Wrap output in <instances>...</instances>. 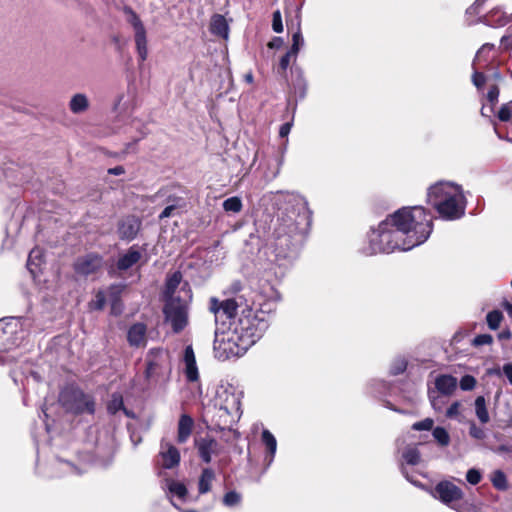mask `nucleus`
<instances>
[{"mask_svg": "<svg viewBox=\"0 0 512 512\" xmlns=\"http://www.w3.org/2000/svg\"><path fill=\"white\" fill-rule=\"evenodd\" d=\"M493 342V337L490 334H480L473 339L474 346L489 345Z\"/></svg>", "mask_w": 512, "mask_h": 512, "instance_id": "obj_54", "label": "nucleus"}, {"mask_svg": "<svg viewBox=\"0 0 512 512\" xmlns=\"http://www.w3.org/2000/svg\"><path fill=\"white\" fill-rule=\"evenodd\" d=\"M106 304V296L103 291H98L95 299L90 303L92 309L102 310Z\"/></svg>", "mask_w": 512, "mask_h": 512, "instance_id": "obj_46", "label": "nucleus"}, {"mask_svg": "<svg viewBox=\"0 0 512 512\" xmlns=\"http://www.w3.org/2000/svg\"><path fill=\"white\" fill-rule=\"evenodd\" d=\"M460 402H453L450 407L446 411V416L448 418H456L460 413Z\"/></svg>", "mask_w": 512, "mask_h": 512, "instance_id": "obj_57", "label": "nucleus"}, {"mask_svg": "<svg viewBox=\"0 0 512 512\" xmlns=\"http://www.w3.org/2000/svg\"><path fill=\"white\" fill-rule=\"evenodd\" d=\"M43 263V252L40 248H34L30 251L27 260V269L32 275L33 279H36L38 273L41 271V265Z\"/></svg>", "mask_w": 512, "mask_h": 512, "instance_id": "obj_25", "label": "nucleus"}, {"mask_svg": "<svg viewBox=\"0 0 512 512\" xmlns=\"http://www.w3.org/2000/svg\"><path fill=\"white\" fill-rule=\"evenodd\" d=\"M434 421L431 418H426L422 421L416 422L412 425V429L416 431H429L433 428Z\"/></svg>", "mask_w": 512, "mask_h": 512, "instance_id": "obj_49", "label": "nucleus"}, {"mask_svg": "<svg viewBox=\"0 0 512 512\" xmlns=\"http://www.w3.org/2000/svg\"><path fill=\"white\" fill-rule=\"evenodd\" d=\"M476 385V379L471 375H465L460 380V388L463 391H470L474 389Z\"/></svg>", "mask_w": 512, "mask_h": 512, "instance_id": "obj_48", "label": "nucleus"}, {"mask_svg": "<svg viewBox=\"0 0 512 512\" xmlns=\"http://www.w3.org/2000/svg\"><path fill=\"white\" fill-rule=\"evenodd\" d=\"M147 327L144 323L133 324L127 332V340L130 346L140 347L145 346Z\"/></svg>", "mask_w": 512, "mask_h": 512, "instance_id": "obj_19", "label": "nucleus"}, {"mask_svg": "<svg viewBox=\"0 0 512 512\" xmlns=\"http://www.w3.org/2000/svg\"><path fill=\"white\" fill-rule=\"evenodd\" d=\"M21 318L7 317L0 319V338H7L11 345L18 346L25 338V331L22 329Z\"/></svg>", "mask_w": 512, "mask_h": 512, "instance_id": "obj_11", "label": "nucleus"}, {"mask_svg": "<svg viewBox=\"0 0 512 512\" xmlns=\"http://www.w3.org/2000/svg\"><path fill=\"white\" fill-rule=\"evenodd\" d=\"M491 482L493 486L498 490L504 491L508 488L506 475L501 470H496L492 473Z\"/></svg>", "mask_w": 512, "mask_h": 512, "instance_id": "obj_36", "label": "nucleus"}, {"mask_svg": "<svg viewBox=\"0 0 512 512\" xmlns=\"http://www.w3.org/2000/svg\"><path fill=\"white\" fill-rule=\"evenodd\" d=\"M272 29L274 32L276 33H281L283 32V24H282V17H281V13L279 10H276L274 13H273V18H272Z\"/></svg>", "mask_w": 512, "mask_h": 512, "instance_id": "obj_51", "label": "nucleus"}, {"mask_svg": "<svg viewBox=\"0 0 512 512\" xmlns=\"http://www.w3.org/2000/svg\"><path fill=\"white\" fill-rule=\"evenodd\" d=\"M304 38L302 35V32L300 30V27H298L297 31L293 33L292 35V45L289 49L291 53H293L294 60L297 57V54L299 53L300 49L304 46Z\"/></svg>", "mask_w": 512, "mask_h": 512, "instance_id": "obj_37", "label": "nucleus"}, {"mask_svg": "<svg viewBox=\"0 0 512 512\" xmlns=\"http://www.w3.org/2000/svg\"><path fill=\"white\" fill-rule=\"evenodd\" d=\"M177 209L176 205H168L164 208V210L159 215L160 219L168 218L173 215L174 211Z\"/></svg>", "mask_w": 512, "mask_h": 512, "instance_id": "obj_58", "label": "nucleus"}, {"mask_svg": "<svg viewBox=\"0 0 512 512\" xmlns=\"http://www.w3.org/2000/svg\"><path fill=\"white\" fill-rule=\"evenodd\" d=\"M434 497L457 512H465L466 510L464 504L458 503L463 498V491L452 482H439L434 488Z\"/></svg>", "mask_w": 512, "mask_h": 512, "instance_id": "obj_10", "label": "nucleus"}, {"mask_svg": "<svg viewBox=\"0 0 512 512\" xmlns=\"http://www.w3.org/2000/svg\"><path fill=\"white\" fill-rule=\"evenodd\" d=\"M261 440L268 451L267 455L265 456V462L267 466H270L274 460L277 450L276 438L269 430L264 429L262 431Z\"/></svg>", "mask_w": 512, "mask_h": 512, "instance_id": "obj_24", "label": "nucleus"}, {"mask_svg": "<svg viewBox=\"0 0 512 512\" xmlns=\"http://www.w3.org/2000/svg\"><path fill=\"white\" fill-rule=\"evenodd\" d=\"M215 479V473L211 468H204L199 478L198 491L200 494H206L210 491L212 482Z\"/></svg>", "mask_w": 512, "mask_h": 512, "instance_id": "obj_31", "label": "nucleus"}, {"mask_svg": "<svg viewBox=\"0 0 512 512\" xmlns=\"http://www.w3.org/2000/svg\"><path fill=\"white\" fill-rule=\"evenodd\" d=\"M248 291L249 289H245L240 281H234L229 287V292L235 295L234 297L223 301L214 297L211 298L209 310L214 314L215 322H219L223 318H231L236 311L246 307V304H249L246 297Z\"/></svg>", "mask_w": 512, "mask_h": 512, "instance_id": "obj_7", "label": "nucleus"}, {"mask_svg": "<svg viewBox=\"0 0 512 512\" xmlns=\"http://www.w3.org/2000/svg\"><path fill=\"white\" fill-rule=\"evenodd\" d=\"M184 374L189 382H195L199 379L196 358L191 345L186 346L183 355Z\"/></svg>", "mask_w": 512, "mask_h": 512, "instance_id": "obj_18", "label": "nucleus"}, {"mask_svg": "<svg viewBox=\"0 0 512 512\" xmlns=\"http://www.w3.org/2000/svg\"><path fill=\"white\" fill-rule=\"evenodd\" d=\"M283 45V38L281 37H274L269 43L268 47L270 49H279Z\"/></svg>", "mask_w": 512, "mask_h": 512, "instance_id": "obj_59", "label": "nucleus"}, {"mask_svg": "<svg viewBox=\"0 0 512 512\" xmlns=\"http://www.w3.org/2000/svg\"><path fill=\"white\" fill-rule=\"evenodd\" d=\"M502 370L509 383L512 384V363L504 364Z\"/></svg>", "mask_w": 512, "mask_h": 512, "instance_id": "obj_62", "label": "nucleus"}, {"mask_svg": "<svg viewBox=\"0 0 512 512\" xmlns=\"http://www.w3.org/2000/svg\"><path fill=\"white\" fill-rule=\"evenodd\" d=\"M469 435L477 440H483L486 437L484 429L478 427L474 422L469 426Z\"/></svg>", "mask_w": 512, "mask_h": 512, "instance_id": "obj_50", "label": "nucleus"}, {"mask_svg": "<svg viewBox=\"0 0 512 512\" xmlns=\"http://www.w3.org/2000/svg\"><path fill=\"white\" fill-rule=\"evenodd\" d=\"M427 200L445 220H457L465 214L467 201L463 189L453 182L440 181L430 186Z\"/></svg>", "mask_w": 512, "mask_h": 512, "instance_id": "obj_4", "label": "nucleus"}, {"mask_svg": "<svg viewBox=\"0 0 512 512\" xmlns=\"http://www.w3.org/2000/svg\"><path fill=\"white\" fill-rule=\"evenodd\" d=\"M192 298L188 284H184L178 291L177 298L165 300L163 313L165 321L169 323L175 333L181 332L188 324V307Z\"/></svg>", "mask_w": 512, "mask_h": 512, "instance_id": "obj_6", "label": "nucleus"}, {"mask_svg": "<svg viewBox=\"0 0 512 512\" xmlns=\"http://www.w3.org/2000/svg\"><path fill=\"white\" fill-rule=\"evenodd\" d=\"M103 266V258L96 253H89L82 257H78L73 268L76 274L81 276H88L96 273Z\"/></svg>", "mask_w": 512, "mask_h": 512, "instance_id": "obj_14", "label": "nucleus"}, {"mask_svg": "<svg viewBox=\"0 0 512 512\" xmlns=\"http://www.w3.org/2000/svg\"><path fill=\"white\" fill-rule=\"evenodd\" d=\"M122 311H123V303L117 296H115L111 302V314L118 316L122 313Z\"/></svg>", "mask_w": 512, "mask_h": 512, "instance_id": "obj_55", "label": "nucleus"}, {"mask_svg": "<svg viewBox=\"0 0 512 512\" xmlns=\"http://www.w3.org/2000/svg\"><path fill=\"white\" fill-rule=\"evenodd\" d=\"M122 12L125 15L126 22L134 31L136 52L138 54L139 64L142 65L148 57L147 30L141 18L132 7L125 5L122 7Z\"/></svg>", "mask_w": 512, "mask_h": 512, "instance_id": "obj_9", "label": "nucleus"}, {"mask_svg": "<svg viewBox=\"0 0 512 512\" xmlns=\"http://www.w3.org/2000/svg\"><path fill=\"white\" fill-rule=\"evenodd\" d=\"M16 360V353L9 350L0 352V365H8Z\"/></svg>", "mask_w": 512, "mask_h": 512, "instance_id": "obj_52", "label": "nucleus"}, {"mask_svg": "<svg viewBox=\"0 0 512 512\" xmlns=\"http://www.w3.org/2000/svg\"><path fill=\"white\" fill-rule=\"evenodd\" d=\"M432 435L440 446L445 447L449 445L450 436L445 428L440 426L434 428L432 431Z\"/></svg>", "mask_w": 512, "mask_h": 512, "instance_id": "obj_39", "label": "nucleus"}, {"mask_svg": "<svg viewBox=\"0 0 512 512\" xmlns=\"http://www.w3.org/2000/svg\"><path fill=\"white\" fill-rule=\"evenodd\" d=\"M435 387L442 395H451L457 387V379L451 375H439L435 379Z\"/></svg>", "mask_w": 512, "mask_h": 512, "instance_id": "obj_22", "label": "nucleus"}, {"mask_svg": "<svg viewBox=\"0 0 512 512\" xmlns=\"http://www.w3.org/2000/svg\"><path fill=\"white\" fill-rule=\"evenodd\" d=\"M430 402L435 410H440L442 405V398L440 396H433L430 394Z\"/></svg>", "mask_w": 512, "mask_h": 512, "instance_id": "obj_61", "label": "nucleus"}, {"mask_svg": "<svg viewBox=\"0 0 512 512\" xmlns=\"http://www.w3.org/2000/svg\"><path fill=\"white\" fill-rule=\"evenodd\" d=\"M194 427V420L187 414H182L179 418L177 425V442L179 444L186 443L192 434Z\"/></svg>", "mask_w": 512, "mask_h": 512, "instance_id": "obj_21", "label": "nucleus"}, {"mask_svg": "<svg viewBox=\"0 0 512 512\" xmlns=\"http://www.w3.org/2000/svg\"><path fill=\"white\" fill-rule=\"evenodd\" d=\"M482 479V474L478 469L471 468L466 473V480L471 485H477Z\"/></svg>", "mask_w": 512, "mask_h": 512, "instance_id": "obj_47", "label": "nucleus"}, {"mask_svg": "<svg viewBox=\"0 0 512 512\" xmlns=\"http://www.w3.org/2000/svg\"><path fill=\"white\" fill-rule=\"evenodd\" d=\"M495 48V45L492 44V43H485L483 44L480 49L477 51L476 53V56L473 60V63H472V67L476 66L477 64H480L482 61L483 62H488L489 61V57H488V52H490L491 50H493Z\"/></svg>", "mask_w": 512, "mask_h": 512, "instance_id": "obj_35", "label": "nucleus"}, {"mask_svg": "<svg viewBox=\"0 0 512 512\" xmlns=\"http://www.w3.org/2000/svg\"><path fill=\"white\" fill-rule=\"evenodd\" d=\"M497 117L502 122H507L512 120V100L506 104H503L500 108Z\"/></svg>", "mask_w": 512, "mask_h": 512, "instance_id": "obj_43", "label": "nucleus"}, {"mask_svg": "<svg viewBox=\"0 0 512 512\" xmlns=\"http://www.w3.org/2000/svg\"><path fill=\"white\" fill-rule=\"evenodd\" d=\"M142 257V254L137 246H131L124 254H122L117 261V268L121 271H126L132 266L137 264Z\"/></svg>", "mask_w": 512, "mask_h": 512, "instance_id": "obj_20", "label": "nucleus"}, {"mask_svg": "<svg viewBox=\"0 0 512 512\" xmlns=\"http://www.w3.org/2000/svg\"><path fill=\"white\" fill-rule=\"evenodd\" d=\"M167 354L162 349H152L146 358L145 377L149 381H157L164 373Z\"/></svg>", "mask_w": 512, "mask_h": 512, "instance_id": "obj_13", "label": "nucleus"}, {"mask_svg": "<svg viewBox=\"0 0 512 512\" xmlns=\"http://www.w3.org/2000/svg\"><path fill=\"white\" fill-rule=\"evenodd\" d=\"M278 205L268 248L274 256L273 261L286 267L298 257L311 224V211L307 200L294 192L282 194Z\"/></svg>", "mask_w": 512, "mask_h": 512, "instance_id": "obj_2", "label": "nucleus"}, {"mask_svg": "<svg viewBox=\"0 0 512 512\" xmlns=\"http://www.w3.org/2000/svg\"><path fill=\"white\" fill-rule=\"evenodd\" d=\"M402 458L408 465H417L421 460V455L416 447L408 446L402 453Z\"/></svg>", "mask_w": 512, "mask_h": 512, "instance_id": "obj_34", "label": "nucleus"}, {"mask_svg": "<svg viewBox=\"0 0 512 512\" xmlns=\"http://www.w3.org/2000/svg\"><path fill=\"white\" fill-rule=\"evenodd\" d=\"M501 48L504 50H511L512 49V38L510 36H503L501 38Z\"/></svg>", "mask_w": 512, "mask_h": 512, "instance_id": "obj_60", "label": "nucleus"}, {"mask_svg": "<svg viewBox=\"0 0 512 512\" xmlns=\"http://www.w3.org/2000/svg\"><path fill=\"white\" fill-rule=\"evenodd\" d=\"M229 320V336L227 340L216 342L215 356L218 359H227L231 356H242L246 351L262 338L269 327L270 315L268 312L254 310L250 304L240 309L231 318L220 319L222 323Z\"/></svg>", "mask_w": 512, "mask_h": 512, "instance_id": "obj_3", "label": "nucleus"}, {"mask_svg": "<svg viewBox=\"0 0 512 512\" xmlns=\"http://www.w3.org/2000/svg\"><path fill=\"white\" fill-rule=\"evenodd\" d=\"M89 108V100L83 93H77L69 101V109L74 114L85 112Z\"/></svg>", "mask_w": 512, "mask_h": 512, "instance_id": "obj_29", "label": "nucleus"}, {"mask_svg": "<svg viewBox=\"0 0 512 512\" xmlns=\"http://www.w3.org/2000/svg\"><path fill=\"white\" fill-rule=\"evenodd\" d=\"M494 113V106L490 105H483L481 108V114L482 116L490 117V115Z\"/></svg>", "mask_w": 512, "mask_h": 512, "instance_id": "obj_64", "label": "nucleus"}, {"mask_svg": "<svg viewBox=\"0 0 512 512\" xmlns=\"http://www.w3.org/2000/svg\"><path fill=\"white\" fill-rule=\"evenodd\" d=\"M123 405L124 404H123V399H122L121 395L114 394L112 396V399L108 403L107 409H108L109 413H111V414H115L119 410L123 409L124 412L126 413V415L129 416V413L124 409Z\"/></svg>", "mask_w": 512, "mask_h": 512, "instance_id": "obj_42", "label": "nucleus"}, {"mask_svg": "<svg viewBox=\"0 0 512 512\" xmlns=\"http://www.w3.org/2000/svg\"><path fill=\"white\" fill-rule=\"evenodd\" d=\"M91 462H93V459L88 453L77 455V462L74 459L58 455L55 465L60 468L64 474L80 475L87 470V466Z\"/></svg>", "mask_w": 512, "mask_h": 512, "instance_id": "obj_12", "label": "nucleus"}, {"mask_svg": "<svg viewBox=\"0 0 512 512\" xmlns=\"http://www.w3.org/2000/svg\"><path fill=\"white\" fill-rule=\"evenodd\" d=\"M407 365L408 361L404 356H396L390 364L389 372L393 376L400 375L405 372Z\"/></svg>", "mask_w": 512, "mask_h": 512, "instance_id": "obj_33", "label": "nucleus"}, {"mask_svg": "<svg viewBox=\"0 0 512 512\" xmlns=\"http://www.w3.org/2000/svg\"><path fill=\"white\" fill-rule=\"evenodd\" d=\"M135 100V91L133 88L128 87L127 92L118 96L114 110L118 113H126L132 109Z\"/></svg>", "mask_w": 512, "mask_h": 512, "instance_id": "obj_23", "label": "nucleus"}, {"mask_svg": "<svg viewBox=\"0 0 512 512\" xmlns=\"http://www.w3.org/2000/svg\"><path fill=\"white\" fill-rule=\"evenodd\" d=\"M240 398L230 385L217 387L212 404L205 410L204 417L210 418L211 425L220 430L230 428L240 418Z\"/></svg>", "mask_w": 512, "mask_h": 512, "instance_id": "obj_5", "label": "nucleus"}, {"mask_svg": "<svg viewBox=\"0 0 512 512\" xmlns=\"http://www.w3.org/2000/svg\"><path fill=\"white\" fill-rule=\"evenodd\" d=\"M291 127L292 124L289 122L282 124L279 130V135L281 137H286L290 133Z\"/></svg>", "mask_w": 512, "mask_h": 512, "instance_id": "obj_63", "label": "nucleus"}, {"mask_svg": "<svg viewBox=\"0 0 512 512\" xmlns=\"http://www.w3.org/2000/svg\"><path fill=\"white\" fill-rule=\"evenodd\" d=\"M293 57V53L288 51L285 55H283L279 61V70L285 72L290 65L291 58Z\"/></svg>", "mask_w": 512, "mask_h": 512, "instance_id": "obj_56", "label": "nucleus"}, {"mask_svg": "<svg viewBox=\"0 0 512 512\" xmlns=\"http://www.w3.org/2000/svg\"><path fill=\"white\" fill-rule=\"evenodd\" d=\"M182 281V274L179 271H175L171 275H169L166 279L165 290H164V298L165 300L168 298H177L176 291L180 286Z\"/></svg>", "mask_w": 512, "mask_h": 512, "instance_id": "obj_26", "label": "nucleus"}, {"mask_svg": "<svg viewBox=\"0 0 512 512\" xmlns=\"http://www.w3.org/2000/svg\"><path fill=\"white\" fill-rule=\"evenodd\" d=\"M167 487L171 495L180 499H184L187 495V488L183 483L171 480L167 482Z\"/></svg>", "mask_w": 512, "mask_h": 512, "instance_id": "obj_38", "label": "nucleus"}, {"mask_svg": "<svg viewBox=\"0 0 512 512\" xmlns=\"http://www.w3.org/2000/svg\"><path fill=\"white\" fill-rule=\"evenodd\" d=\"M508 22V16L500 8L491 10L485 18V23L493 27H502Z\"/></svg>", "mask_w": 512, "mask_h": 512, "instance_id": "obj_30", "label": "nucleus"}, {"mask_svg": "<svg viewBox=\"0 0 512 512\" xmlns=\"http://www.w3.org/2000/svg\"><path fill=\"white\" fill-rule=\"evenodd\" d=\"M141 227V221L135 216H127L118 224V234L122 240H133Z\"/></svg>", "mask_w": 512, "mask_h": 512, "instance_id": "obj_17", "label": "nucleus"}, {"mask_svg": "<svg viewBox=\"0 0 512 512\" xmlns=\"http://www.w3.org/2000/svg\"><path fill=\"white\" fill-rule=\"evenodd\" d=\"M432 230V217L422 206L402 207L369 229L359 251L365 256L409 251L426 242Z\"/></svg>", "mask_w": 512, "mask_h": 512, "instance_id": "obj_1", "label": "nucleus"}, {"mask_svg": "<svg viewBox=\"0 0 512 512\" xmlns=\"http://www.w3.org/2000/svg\"><path fill=\"white\" fill-rule=\"evenodd\" d=\"M199 457L205 463H210L213 456H217L222 452L221 444L210 436L201 437L195 440Z\"/></svg>", "mask_w": 512, "mask_h": 512, "instance_id": "obj_16", "label": "nucleus"}, {"mask_svg": "<svg viewBox=\"0 0 512 512\" xmlns=\"http://www.w3.org/2000/svg\"><path fill=\"white\" fill-rule=\"evenodd\" d=\"M223 209L226 212L238 213L242 209V201L237 196L230 197L223 202Z\"/></svg>", "mask_w": 512, "mask_h": 512, "instance_id": "obj_40", "label": "nucleus"}, {"mask_svg": "<svg viewBox=\"0 0 512 512\" xmlns=\"http://www.w3.org/2000/svg\"><path fill=\"white\" fill-rule=\"evenodd\" d=\"M473 68V74H472V83L475 85V87L478 90H481L485 84V82L488 80V76L484 75L482 72L478 71L476 66Z\"/></svg>", "mask_w": 512, "mask_h": 512, "instance_id": "obj_45", "label": "nucleus"}, {"mask_svg": "<svg viewBox=\"0 0 512 512\" xmlns=\"http://www.w3.org/2000/svg\"><path fill=\"white\" fill-rule=\"evenodd\" d=\"M499 93L500 92H499V88L497 85H492L489 88V91L487 93V100H488L489 104H491L492 106H495L498 103Z\"/></svg>", "mask_w": 512, "mask_h": 512, "instance_id": "obj_53", "label": "nucleus"}, {"mask_svg": "<svg viewBox=\"0 0 512 512\" xmlns=\"http://www.w3.org/2000/svg\"><path fill=\"white\" fill-rule=\"evenodd\" d=\"M210 30L214 35L227 38L229 27L224 16L216 14L211 18Z\"/></svg>", "mask_w": 512, "mask_h": 512, "instance_id": "obj_27", "label": "nucleus"}, {"mask_svg": "<svg viewBox=\"0 0 512 512\" xmlns=\"http://www.w3.org/2000/svg\"><path fill=\"white\" fill-rule=\"evenodd\" d=\"M158 458L160 466L164 469L177 467L181 460L178 448L165 439H162L160 442Z\"/></svg>", "mask_w": 512, "mask_h": 512, "instance_id": "obj_15", "label": "nucleus"}, {"mask_svg": "<svg viewBox=\"0 0 512 512\" xmlns=\"http://www.w3.org/2000/svg\"><path fill=\"white\" fill-rule=\"evenodd\" d=\"M475 414L478 418V420L482 424H486L490 420V416L488 413L487 405H486V399L484 396H478L475 399Z\"/></svg>", "mask_w": 512, "mask_h": 512, "instance_id": "obj_32", "label": "nucleus"}, {"mask_svg": "<svg viewBox=\"0 0 512 512\" xmlns=\"http://www.w3.org/2000/svg\"><path fill=\"white\" fill-rule=\"evenodd\" d=\"M59 403L69 413L93 414L95 412V401L89 394L84 393L74 385L65 386L59 394Z\"/></svg>", "mask_w": 512, "mask_h": 512, "instance_id": "obj_8", "label": "nucleus"}, {"mask_svg": "<svg viewBox=\"0 0 512 512\" xmlns=\"http://www.w3.org/2000/svg\"><path fill=\"white\" fill-rule=\"evenodd\" d=\"M502 319H503V315L498 310H493V311L489 312L486 316L487 325L491 330L498 329Z\"/></svg>", "mask_w": 512, "mask_h": 512, "instance_id": "obj_41", "label": "nucleus"}, {"mask_svg": "<svg viewBox=\"0 0 512 512\" xmlns=\"http://www.w3.org/2000/svg\"><path fill=\"white\" fill-rule=\"evenodd\" d=\"M241 495L236 491H229L223 497V504L227 507H233L240 503Z\"/></svg>", "mask_w": 512, "mask_h": 512, "instance_id": "obj_44", "label": "nucleus"}, {"mask_svg": "<svg viewBox=\"0 0 512 512\" xmlns=\"http://www.w3.org/2000/svg\"><path fill=\"white\" fill-rule=\"evenodd\" d=\"M292 72L295 74V79L292 82L293 93L300 99H303L307 91V82L305 80L303 71L300 68H296L292 70Z\"/></svg>", "mask_w": 512, "mask_h": 512, "instance_id": "obj_28", "label": "nucleus"}]
</instances>
